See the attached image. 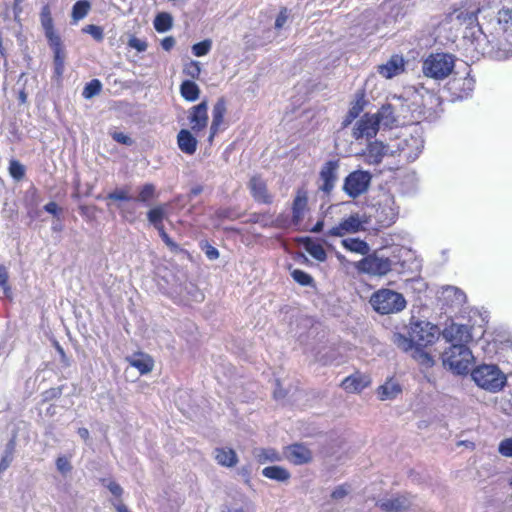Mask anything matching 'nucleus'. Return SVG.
Here are the masks:
<instances>
[{"label": "nucleus", "instance_id": "obj_1", "mask_svg": "<svg viewBox=\"0 0 512 512\" xmlns=\"http://www.w3.org/2000/svg\"><path fill=\"white\" fill-rule=\"evenodd\" d=\"M40 23L53 52L54 78L61 81L65 70L66 53L60 35L54 27L50 4H44L39 13Z\"/></svg>", "mask_w": 512, "mask_h": 512}, {"label": "nucleus", "instance_id": "obj_2", "mask_svg": "<svg viewBox=\"0 0 512 512\" xmlns=\"http://www.w3.org/2000/svg\"><path fill=\"white\" fill-rule=\"evenodd\" d=\"M441 359L443 366L457 375H466L474 362L467 345H451L443 352Z\"/></svg>", "mask_w": 512, "mask_h": 512}, {"label": "nucleus", "instance_id": "obj_3", "mask_svg": "<svg viewBox=\"0 0 512 512\" xmlns=\"http://www.w3.org/2000/svg\"><path fill=\"white\" fill-rule=\"evenodd\" d=\"M475 383L490 392L500 391L506 384V376L493 364H482L474 368L471 372Z\"/></svg>", "mask_w": 512, "mask_h": 512}, {"label": "nucleus", "instance_id": "obj_4", "mask_svg": "<svg viewBox=\"0 0 512 512\" xmlns=\"http://www.w3.org/2000/svg\"><path fill=\"white\" fill-rule=\"evenodd\" d=\"M370 303L373 309L380 314L397 313L406 307V300L401 293L386 288L374 292Z\"/></svg>", "mask_w": 512, "mask_h": 512}, {"label": "nucleus", "instance_id": "obj_5", "mask_svg": "<svg viewBox=\"0 0 512 512\" xmlns=\"http://www.w3.org/2000/svg\"><path fill=\"white\" fill-rule=\"evenodd\" d=\"M354 267L360 274L382 277L392 270V261L390 258L380 257L374 252L368 253L355 262Z\"/></svg>", "mask_w": 512, "mask_h": 512}, {"label": "nucleus", "instance_id": "obj_6", "mask_svg": "<svg viewBox=\"0 0 512 512\" xmlns=\"http://www.w3.org/2000/svg\"><path fill=\"white\" fill-rule=\"evenodd\" d=\"M453 69V60L447 54L437 53L429 55L423 63V72L434 79L447 77Z\"/></svg>", "mask_w": 512, "mask_h": 512}, {"label": "nucleus", "instance_id": "obj_7", "mask_svg": "<svg viewBox=\"0 0 512 512\" xmlns=\"http://www.w3.org/2000/svg\"><path fill=\"white\" fill-rule=\"evenodd\" d=\"M367 219L364 215L359 213H352L343 218L337 225L325 231L326 238L329 237H343L348 234H356L365 231V224Z\"/></svg>", "mask_w": 512, "mask_h": 512}, {"label": "nucleus", "instance_id": "obj_8", "mask_svg": "<svg viewBox=\"0 0 512 512\" xmlns=\"http://www.w3.org/2000/svg\"><path fill=\"white\" fill-rule=\"evenodd\" d=\"M371 179L372 175L368 171H352L344 179L343 191L350 198L355 199L368 190Z\"/></svg>", "mask_w": 512, "mask_h": 512}, {"label": "nucleus", "instance_id": "obj_9", "mask_svg": "<svg viewBox=\"0 0 512 512\" xmlns=\"http://www.w3.org/2000/svg\"><path fill=\"white\" fill-rule=\"evenodd\" d=\"M339 167V160L333 159L326 161L319 171L318 190L327 196L332 193L337 183Z\"/></svg>", "mask_w": 512, "mask_h": 512}, {"label": "nucleus", "instance_id": "obj_10", "mask_svg": "<svg viewBox=\"0 0 512 512\" xmlns=\"http://www.w3.org/2000/svg\"><path fill=\"white\" fill-rule=\"evenodd\" d=\"M411 337L415 342L416 348H427L434 344L438 339V328L429 323L417 322L411 326Z\"/></svg>", "mask_w": 512, "mask_h": 512}, {"label": "nucleus", "instance_id": "obj_11", "mask_svg": "<svg viewBox=\"0 0 512 512\" xmlns=\"http://www.w3.org/2000/svg\"><path fill=\"white\" fill-rule=\"evenodd\" d=\"M166 217L165 209L162 205L150 209L147 213L148 221L157 229L159 235L167 247L174 253L183 251L180 246L174 242L166 233L163 221Z\"/></svg>", "mask_w": 512, "mask_h": 512}, {"label": "nucleus", "instance_id": "obj_12", "mask_svg": "<svg viewBox=\"0 0 512 512\" xmlns=\"http://www.w3.org/2000/svg\"><path fill=\"white\" fill-rule=\"evenodd\" d=\"M309 210L308 190L305 185H302L296 189L292 200L291 223L296 227L299 226L303 222L305 215Z\"/></svg>", "mask_w": 512, "mask_h": 512}, {"label": "nucleus", "instance_id": "obj_13", "mask_svg": "<svg viewBox=\"0 0 512 512\" xmlns=\"http://www.w3.org/2000/svg\"><path fill=\"white\" fill-rule=\"evenodd\" d=\"M475 87V80L469 74L454 76L447 83V88L453 98L464 99L471 95Z\"/></svg>", "mask_w": 512, "mask_h": 512}, {"label": "nucleus", "instance_id": "obj_14", "mask_svg": "<svg viewBox=\"0 0 512 512\" xmlns=\"http://www.w3.org/2000/svg\"><path fill=\"white\" fill-rule=\"evenodd\" d=\"M248 188L255 202L266 205L273 203L274 196L270 193L267 183L261 175H253L248 182Z\"/></svg>", "mask_w": 512, "mask_h": 512}, {"label": "nucleus", "instance_id": "obj_15", "mask_svg": "<svg viewBox=\"0 0 512 512\" xmlns=\"http://www.w3.org/2000/svg\"><path fill=\"white\" fill-rule=\"evenodd\" d=\"M379 128V119H376L373 114L366 113L356 123L353 129V137L356 140L364 137L371 139L377 135Z\"/></svg>", "mask_w": 512, "mask_h": 512}, {"label": "nucleus", "instance_id": "obj_16", "mask_svg": "<svg viewBox=\"0 0 512 512\" xmlns=\"http://www.w3.org/2000/svg\"><path fill=\"white\" fill-rule=\"evenodd\" d=\"M443 337L452 345H467L472 340L471 329L467 325L457 323L446 326Z\"/></svg>", "mask_w": 512, "mask_h": 512}, {"label": "nucleus", "instance_id": "obj_17", "mask_svg": "<svg viewBox=\"0 0 512 512\" xmlns=\"http://www.w3.org/2000/svg\"><path fill=\"white\" fill-rule=\"evenodd\" d=\"M284 458L294 465H303L312 461V451L302 443H293L283 449Z\"/></svg>", "mask_w": 512, "mask_h": 512}, {"label": "nucleus", "instance_id": "obj_18", "mask_svg": "<svg viewBox=\"0 0 512 512\" xmlns=\"http://www.w3.org/2000/svg\"><path fill=\"white\" fill-rule=\"evenodd\" d=\"M188 120L191 126V131L198 134L204 130L208 125V104L204 100L189 109Z\"/></svg>", "mask_w": 512, "mask_h": 512}, {"label": "nucleus", "instance_id": "obj_19", "mask_svg": "<svg viewBox=\"0 0 512 512\" xmlns=\"http://www.w3.org/2000/svg\"><path fill=\"white\" fill-rule=\"evenodd\" d=\"M405 60L402 55L394 54L389 60L378 65L377 72L385 79H391L405 71Z\"/></svg>", "mask_w": 512, "mask_h": 512}, {"label": "nucleus", "instance_id": "obj_20", "mask_svg": "<svg viewBox=\"0 0 512 512\" xmlns=\"http://www.w3.org/2000/svg\"><path fill=\"white\" fill-rule=\"evenodd\" d=\"M399 155L406 162H413L423 149V142L417 137H409L399 144Z\"/></svg>", "mask_w": 512, "mask_h": 512}, {"label": "nucleus", "instance_id": "obj_21", "mask_svg": "<svg viewBox=\"0 0 512 512\" xmlns=\"http://www.w3.org/2000/svg\"><path fill=\"white\" fill-rule=\"evenodd\" d=\"M227 112V104L224 97H220L217 99L216 103L212 109V122L210 125V134L208 137V141L212 142L214 137L218 134L221 129V126L224 123V117Z\"/></svg>", "mask_w": 512, "mask_h": 512}, {"label": "nucleus", "instance_id": "obj_22", "mask_svg": "<svg viewBox=\"0 0 512 512\" xmlns=\"http://www.w3.org/2000/svg\"><path fill=\"white\" fill-rule=\"evenodd\" d=\"M370 384L371 378L369 375L356 371L354 374L344 378L340 386L347 393H360L366 387L370 386Z\"/></svg>", "mask_w": 512, "mask_h": 512}, {"label": "nucleus", "instance_id": "obj_23", "mask_svg": "<svg viewBox=\"0 0 512 512\" xmlns=\"http://www.w3.org/2000/svg\"><path fill=\"white\" fill-rule=\"evenodd\" d=\"M130 366L139 371L141 375L150 373L154 368V359L146 353L136 352L126 358Z\"/></svg>", "mask_w": 512, "mask_h": 512}, {"label": "nucleus", "instance_id": "obj_24", "mask_svg": "<svg viewBox=\"0 0 512 512\" xmlns=\"http://www.w3.org/2000/svg\"><path fill=\"white\" fill-rule=\"evenodd\" d=\"M365 105V92L364 90H359L356 92L354 101L351 103V107L345 115L342 123L343 127L349 126L364 110Z\"/></svg>", "mask_w": 512, "mask_h": 512}, {"label": "nucleus", "instance_id": "obj_25", "mask_svg": "<svg viewBox=\"0 0 512 512\" xmlns=\"http://www.w3.org/2000/svg\"><path fill=\"white\" fill-rule=\"evenodd\" d=\"M192 132L188 129H181L177 134V145L187 155H193L198 146V141Z\"/></svg>", "mask_w": 512, "mask_h": 512}, {"label": "nucleus", "instance_id": "obj_26", "mask_svg": "<svg viewBox=\"0 0 512 512\" xmlns=\"http://www.w3.org/2000/svg\"><path fill=\"white\" fill-rule=\"evenodd\" d=\"M386 155V145L380 141H373L367 145L366 161L370 165H378Z\"/></svg>", "mask_w": 512, "mask_h": 512}, {"label": "nucleus", "instance_id": "obj_27", "mask_svg": "<svg viewBox=\"0 0 512 512\" xmlns=\"http://www.w3.org/2000/svg\"><path fill=\"white\" fill-rule=\"evenodd\" d=\"M40 196L37 188H30L25 196L24 205L27 210V216L34 220L40 216L41 211L38 209Z\"/></svg>", "mask_w": 512, "mask_h": 512}, {"label": "nucleus", "instance_id": "obj_28", "mask_svg": "<svg viewBox=\"0 0 512 512\" xmlns=\"http://www.w3.org/2000/svg\"><path fill=\"white\" fill-rule=\"evenodd\" d=\"M373 115L376 119H379V126L383 125L387 128L396 126L397 118L394 115V107L392 104L382 105L378 112Z\"/></svg>", "mask_w": 512, "mask_h": 512}, {"label": "nucleus", "instance_id": "obj_29", "mask_svg": "<svg viewBox=\"0 0 512 512\" xmlns=\"http://www.w3.org/2000/svg\"><path fill=\"white\" fill-rule=\"evenodd\" d=\"M341 245L349 252L366 256L370 252L369 244L360 238L342 239Z\"/></svg>", "mask_w": 512, "mask_h": 512}, {"label": "nucleus", "instance_id": "obj_30", "mask_svg": "<svg viewBox=\"0 0 512 512\" xmlns=\"http://www.w3.org/2000/svg\"><path fill=\"white\" fill-rule=\"evenodd\" d=\"M411 503L406 496H397L380 503V508L387 512H401L407 510Z\"/></svg>", "mask_w": 512, "mask_h": 512}, {"label": "nucleus", "instance_id": "obj_31", "mask_svg": "<svg viewBox=\"0 0 512 512\" xmlns=\"http://www.w3.org/2000/svg\"><path fill=\"white\" fill-rule=\"evenodd\" d=\"M478 11L479 9H470L465 6H461L457 9H454L453 14L455 15V19L459 22V24L471 27L477 21Z\"/></svg>", "mask_w": 512, "mask_h": 512}, {"label": "nucleus", "instance_id": "obj_32", "mask_svg": "<svg viewBox=\"0 0 512 512\" xmlns=\"http://www.w3.org/2000/svg\"><path fill=\"white\" fill-rule=\"evenodd\" d=\"M402 392L399 383L389 379L377 389L378 398L382 401L394 399Z\"/></svg>", "mask_w": 512, "mask_h": 512}, {"label": "nucleus", "instance_id": "obj_33", "mask_svg": "<svg viewBox=\"0 0 512 512\" xmlns=\"http://www.w3.org/2000/svg\"><path fill=\"white\" fill-rule=\"evenodd\" d=\"M215 459L219 465L224 467H233L238 462L237 454L232 448H217Z\"/></svg>", "mask_w": 512, "mask_h": 512}, {"label": "nucleus", "instance_id": "obj_34", "mask_svg": "<svg viewBox=\"0 0 512 512\" xmlns=\"http://www.w3.org/2000/svg\"><path fill=\"white\" fill-rule=\"evenodd\" d=\"M246 223L260 224L262 227H284V225L279 223V219L274 220L268 212L251 213Z\"/></svg>", "mask_w": 512, "mask_h": 512}, {"label": "nucleus", "instance_id": "obj_35", "mask_svg": "<svg viewBox=\"0 0 512 512\" xmlns=\"http://www.w3.org/2000/svg\"><path fill=\"white\" fill-rule=\"evenodd\" d=\"M262 475L278 482H286L290 479V472L282 466H267L262 470Z\"/></svg>", "mask_w": 512, "mask_h": 512}, {"label": "nucleus", "instance_id": "obj_36", "mask_svg": "<svg viewBox=\"0 0 512 512\" xmlns=\"http://www.w3.org/2000/svg\"><path fill=\"white\" fill-rule=\"evenodd\" d=\"M180 94L186 101L194 102L200 96V88L194 81L185 80L180 85Z\"/></svg>", "mask_w": 512, "mask_h": 512}, {"label": "nucleus", "instance_id": "obj_37", "mask_svg": "<svg viewBox=\"0 0 512 512\" xmlns=\"http://www.w3.org/2000/svg\"><path fill=\"white\" fill-rule=\"evenodd\" d=\"M91 10L89 0H78L74 3L71 11V17L74 22H78L85 18Z\"/></svg>", "mask_w": 512, "mask_h": 512}, {"label": "nucleus", "instance_id": "obj_38", "mask_svg": "<svg viewBox=\"0 0 512 512\" xmlns=\"http://www.w3.org/2000/svg\"><path fill=\"white\" fill-rule=\"evenodd\" d=\"M173 18L167 12H160L154 19V28L159 33H164L172 28Z\"/></svg>", "mask_w": 512, "mask_h": 512}, {"label": "nucleus", "instance_id": "obj_39", "mask_svg": "<svg viewBox=\"0 0 512 512\" xmlns=\"http://www.w3.org/2000/svg\"><path fill=\"white\" fill-rule=\"evenodd\" d=\"M305 249L317 261L324 262L327 259L326 251L320 243L308 239L305 243Z\"/></svg>", "mask_w": 512, "mask_h": 512}, {"label": "nucleus", "instance_id": "obj_40", "mask_svg": "<svg viewBox=\"0 0 512 512\" xmlns=\"http://www.w3.org/2000/svg\"><path fill=\"white\" fill-rule=\"evenodd\" d=\"M158 196L156 187L152 183H146L140 187L136 201L141 203H149Z\"/></svg>", "mask_w": 512, "mask_h": 512}, {"label": "nucleus", "instance_id": "obj_41", "mask_svg": "<svg viewBox=\"0 0 512 512\" xmlns=\"http://www.w3.org/2000/svg\"><path fill=\"white\" fill-rule=\"evenodd\" d=\"M256 459L260 464L265 462H278L282 460L280 453L274 448H262L258 450Z\"/></svg>", "mask_w": 512, "mask_h": 512}, {"label": "nucleus", "instance_id": "obj_42", "mask_svg": "<svg viewBox=\"0 0 512 512\" xmlns=\"http://www.w3.org/2000/svg\"><path fill=\"white\" fill-rule=\"evenodd\" d=\"M8 171L10 176L16 181L22 180L26 173L25 166L16 159L9 161Z\"/></svg>", "mask_w": 512, "mask_h": 512}, {"label": "nucleus", "instance_id": "obj_43", "mask_svg": "<svg viewBox=\"0 0 512 512\" xmlns=\"http://www.w3.org/2000/svg\"><path fill=\"white\" fill-rule=\"evenodd\" d=\"M394 343L397 345L398 348L405 352L411 350L414 351L416 349V345L413 340V337H411V333H409V337H406L402 334H396L394 337Z\"/></svg>", "mask_w": 512, "mask_h": 512}, {"label": "nucleus", "instance_id": "obj_44", "mask_svg": "<svg viewBox=\"0 0 512 512\" xmlns=\"http://www.w3.org/2000/svg\"><path fill=\"white\" fill-rule=\"evenodd\" d=\"M291 277L301 286H314L313 277L301 269L291 271Z\"/></svg>", "mask_w": 512, "mask_h": 512}, {"label": "nucleus", "instance_id": "obj_45", "mask_svg": "<svg viewBox=\"0 0 512 512\" xmlns=\"http://www.w3.org/2000/svg\"><path fill=\"white\" fill-rule=\"evenodd\" d=\"M183 74L189 77L192 81L197 80L201 74V66L198 61L191 60L184 64Z\"/></svg>", "mask_w": 512, "mask_h": 512}, {"label": "nucleus", "instance_id": "obj_46", "mask_svg": "<svg viewBox=\"0 0 512 512\" xmlns=\"http://www.w3.org/2000/svg\"><path fill=\"white\" fill-rule=\"evenodd\" d=\"M102 90V83L98 79H92L88 82L82 92V96L85 99H91L92 97L98 95Z\"/></svg>", "mask_w": 512, "mask_h": 512}, {"label": "nucleus", "instance_id": "obj_47", "mask_svg": "<svg viewBox=\"0 0 512 512\" xmlns=\"http://www.w3.org/2000/svg\"><path fill=\"white\" fill-rule=\"evenodd\" d=\"M211 47L212 41L210 39H205L192 46V53L197 57H202L209 53Z\"/></svg>", "mask_w": 512, "mask_h": 512}, {"label": "nucleus", "instance_id": "obj_48", "mask_svg": "<svg viewBox=\"0 0 512 512\" xmlns=\"http://www.w3.org/2000/svg\"><path fill=\"white\" fill-rule=\"evenodd\" d=\"M413 358L416 359L422 365L431 367L434 364L433 358L429 353L424 351V348H416L412 354Z\"/></svg>", "mask_w": 512, "mask_h": 512}, {"label": "nucleus", "instance_id": "obj_49", "mask_svg": "<svg viewBox=\"0 0 512 512\" xmlns=\"http://www.w3.org/2000/svg\"><path fill=\"white\" fill-rule=\"evenodd\" d=\"M83 32L90 34L97 42H102L104 39V31L101 26L89 24L83 28Z\"/></svg>", "mask_w": 512, "mask_h": 512}, {"label": "nucleus", "instance_id": "obj_50", "mask_svg": "<svg viewBox=\"0 0 512 512\" xmlns=\"http://www.w3.org/2000/svg\"><path fill=\"white\" fill-rule=\"evenodd\" d=\"M107 199L113 201H129L132 197L129 195L127 188L115 189L107 195Z\"/></svg>", "mask_w": 512, "mask_h": 512}, {"label": "nucleus", "instance_id": "obj_51", "mask_svg": "<svg viewBox=\"0 0 512 512\" xmlns=\"http://www.w3.org/2000/svg\"><path fill=\"white\" fill-rule=\"evenodd\" d=\"M9 275L6 267L0 264V287L3 289L6 296H9L11 288L8 283Z\"/></svg>", "mask_w": 512, "mask_h": 512}, {"label": "nucleus", "instance_id": "obj_52", "mask_svg": "<svg viewBox=\"0 0 512 512\" xmlns=\"http://www.w3.org/2000/svg\"><path fill=\"white\" fill-rule=\"evenodd\" d=\"M497 17L500 24L512 26V9L503 7L498 11Z\"/></svg>", "mask_w": 512, "mask_h": 512}, {"label": "nucleus", "instance_id": "obj_53", "mask_svg": "<svg viewBox=\"0 0 512 512\" xmlns=\"http://www.w3.org/2000/svg\"><path fill=\"white\" fill-rule=\"evenodd\" d=\"M56 467L57 470L62 474H66L67 472H70L72 470V465L69 459L65 456H59L56 459Z\"/></svg>", "mask_w": 512, "mask_h": 512}, {"label": "nucleus", "instance_id": "obj_54", "mask_svg": "<svg viewBox=\"0 0 512 512\" xmlns=\"http://www.w3.org/2000/svg\"><path fill=\"white\" fill-rule=\"evenodd\" d=\"M498 451L502 456L512 457V438H506L499 444Z\"/></svg>", "mask_w": 512, "mask_h": 512}, {"label": "nucleus", "instance_id": "obj_55", "mask_svg": "<svg viewBox=\"0 0 512 512\" xmlns=\"http://www.w3.org/2000/svg\"><path fill=\"white\" fill-rule=\"evenodd\" d=\"M128 46L134 48L138 52H144L147 49V43L135 36H132L128 41Z\"/></svg>", "mask_w": 512, "mask_h": 512}, {"label": "nucleus", "instance_id": "obj_56", "mask_svg": "<svg viewBox=\"0 0 512 512\" xmlns=\"http://www.w3.org/2000/svg\"><path fill=\"white\" fill-rule=\"evenodd\" d=\"M201 248L204 250L208 259L216 260L219 257L218 249L209 244L208 242H204V244L201 245Z\"/></svg>", "mask_w": 512, "mask_h": 512}, {"label": "nucleus", "instance_id": "obj_57", "mask_svg": "<svg viewBox=\"0 0 512 512\" xmlns=\"http://www.w3.org/2000/svg\"><path fill=\"white\" fill-rule=\"evenodd\" d=\"M111 136L114 141H116L120 144H123V145L131 146L134 142L132 140V138H130L128 135L124 134L123 132H114L111 134Z\"/></svg>", "mask_w": 512, "mask_h": 512}, {"label": "nucleus", "instance_id": "obj_58", "mask_svg": "<svg viewBox=\"0 0 512 512\" xmlns=\"http://www.w3.org/2000/svg\"><path fill=\"white\" fill-rule=\"evenodd\" d=\"M61 393H62V390L60 387H55V388H50L48 390H45L42 393L43 401L47 402V401H51L55 398H58V397H60Z\"/></svg>", "mask_w": 512, "mask_h": 512}, {"label": "nucleus", "instance_id": "obj_59", "mask_svg": "<svg viewBox=\"0 0 512 512\" xmlns=\"http://www.w3.org/2000/svg\"><path fill=\"white\" fill-rule=\"evenodd\" d=\"M44 210L55 217H59L60 213L62 212V209L54 201H50L47 204H45Z\"/></svg>", "mask_w": 512, "mask_h": 512}, {"label": "nucleus", "instance_id": "obj_60", "mask_svg": "<svg viewBox=\"0 0 512 512\" xmlns=\"http://www.w3.org/2000/svg\"><path fill=\"white\" fill-rule=\"evenodd\" d=\"M13 460V454L11 451H7L0 460V474L3 473L11 464Z\"/></svg>", "mask_w": 512, "mask_h": 512}, {"label": "nucleus", "instance_id": "obj_61", "mask_svg": "<svg viewBox=\"0 0 512 512\" xmlns=\"http://www.w3.org/2000/svg\"><path fill=\"white\" fill-rule=\"evenodd\" d=\"M347 494H348V489H347L346 485H340L332 491L331 497L333 499L338 500V499L344 498Z\"/></svg>", "mask_w": 512, "mask_h": 512}, {"label": "nucleus", "instance_id": "obj_62", "mask_svg": "<svg viewBox=\"0 0 512 512\" xmlns=\"http://www.w3.org/2000/svg\"><path fill=\"white\" fill-rule=\"evenodd\" d=\"M287 18H288L287 9L282 8L275 20V27L278 29L282 28L283 25L286 23Z\"/></svg>", "mask_w": 512, "mask_h": 512}, {"label": "nucleus", "instance_id": "obj_63", "mask_svg": "<svg viewBox=\"0 0 512 512\" xmlns=\"http://www.w3.org/2000/svg\"><path fill=\"white\" fill-rule=\"evenodd\" d=\"M107 488L116 497H121L122 494H123L122 487L118 483H116L115 481L109 482V484L107 485Z\"/></svg>", "mask_w": 512, "mask_h": 512}, {"label": "nucleus", "instance_id": "obj_64", "mask_svg": "<svg viewBox=\"0 0 512 512\" xmlns=\"http://www.w3.org/2000/svg\"><path fill=\"white\" fill-rule=\"evenodd\" d=\"M161 46L165 51H170L175 46V39L172 36H167L162 39Z\"/></svg>", "mask_w": 512, "mask_h": 512}]
</instances>
